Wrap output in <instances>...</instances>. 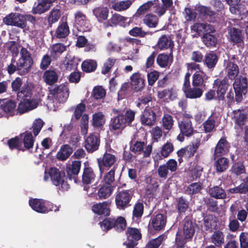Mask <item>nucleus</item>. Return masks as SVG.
<instances>
[{
	"instance_id": "22",
	"label": "nucleus",
	"mask_w": 248,
	"mask_h": 248,
	"mask_svg": "<svg viewBox=\"0 0 248 248\" xmlns=\"http://www.w3.org/2000/svg\"><path fill=\"white\" fill-rule=\"evenodd\" d=\"M6 70L10 75L14 74L16 72H17V74L21 76H25L28 73L27 70L20 65V64L17 61L16 62L14 58L11 59V63L7 64Z\"/></svg>"
},
{
	"instance_id": "46",
	"label": "nucleus",
	"mask_w": 248,
	"mask_h": 248,
	"mask_svg": "<svg viewBox=\"0 0 248 248\" xmlns=\"http://www.w3.org/2000/svg\"><path fill=\"white\" fill-rule=\"evenodd\" d=\"M66 46L62 43H56L51 47L50 54L53 60H57L66 50Z\"/></svg>"
},
{
	"instance_id": "45",
	"label": "nucleus",
	"mask_w": 248,
	"mask_h": 248,
	"mask_svg": "<svg viewBox=\"0 0 248 248\" xmlns=\"http://www.w3.org/2000/svg\"><path fill=\"white\" fill-rule=\"evenodd\" d=\"M226 72L230 79L235 80L239 73L238 66L233 62H228L226 67Z\"/></svg>"
},
{
	"instance_id": "24",
	"label": "nucleus",
	"mask_w": 248,
	"mask_h": 248,
	"mask_svg": "<svg viewBox=\"0 0 248 248\" xmlns=\"http://www.w3.org/2000/svg\"><path fill=\"white\" fill-rule=\"evenodd\" d=\"M57 0H41V1L36 5L34 6L32 9V13L33 14L41 15L48 11L53 3Z\"/></svg>"
},
{
	"instance_id": "33",
	"label": "nucleus",
	"mask_w": 248,
	"mask_h": 248,
	"mask_svg": "<svg viewBox=\"0 0 248 248\" xmlns=\"http://www.w3.org/2000/svg\"><path fill=\"white\" fill-rule=\"evenodd\" d=\"M81 166V162L79 160H75L72 162L71 166L67 167V174L70 179H74L75 182L77 183V177L79 173Z\"/></svg>"
},
{
	"instance_id": "53",
	"label": "nucleus",
	"mask_w": 248,
	"mask_h": 248,
	"mask_svg": "<svg viewBox=\"0 0 248 248\" xmlns=\"http://www.w3.org/2000/svg\"><path fill=\"white\" fill-rule=\"evenodd\" d=\"M97 63L95 60L87 59L84 60L81 64V68L83 72L91 73L94 72L97 68Z\"/></svg>"
},
{
	"instance_id": "18",
	"label": "nucleus",
	"mask_w": 248,
	"mask_h": 248,
	"mask_svg": "<svg viewBox=\"0 0 248 248\" xmlns=\"http://www.w3.org/2000/svg\"><path fill=\"white\" fill-rule=\"evenodd\" d=\"M232 119L234 122L235 130H242L247 119V114L242 110L238 109L232 111Z\"/></svg>"
},
{
	"instance_id": "51",
	"label": "nucleus",
	"mask_w": 248,
	"mask_h": 248,
	"mask_svg": "<svg viewBox=\"0 0 248 248\" xmlns=\"http://www.w3.org/2000/svg\"><path fill=\"white\" fill-rule=\"evenodd\" d=\"M126 18L118 14H113L111 18L104 24L106 28L109 27H114L121 24L124 23Z\"/></svg>"
},
{
	"instance_id": "30",
	"label": "nucleus",
	"mask_w": 248,
	"mask_h": 248,
	"mask_svg": "<svg viewBox=\"0 0 248 248\" xmlns=\"http://www.w3.org/2000/svg\"><path fill=\"white\" fill-rule=\"evenodd\" d=\"M21 137V144L24 145V149H20L21 150H30L33 148L35 139L31 132L26 131L20 135Z\"/></svg>"
},
{
	"instance_id": "3",
	"label": "nucleus",
	"mask_w": 248,
	"mask_h": 248,
	"mask_svg": "<svg viewBox=\"0 0 248 248\" xmlns=\"http://www.w3.org/2000/svg\"><path fill=\"white\" fill-rule=\"evenodd\" d=\"M29 203L32 210L39 213L46 214L50 211L57 212L59 210V206L41 199H31Z\"/></svg>"
},
{
	"instance_id": "60",
	"label": "nucleus",
	"mask_w": 248,
	"mask_h": 248,
	"mask_svg": "<svg viewBox=\"0 0 248 248\" xmlns=\"http://www.w3.org/2000/svg\"><path fill=\"white\" fill-rule=\"evenodd\" d=\"M131 4L132 2L129 0L117 1L112 5V8L115 11H121L127 9Z\"/></svg>"
},
{
	"instance_id": "59",
	"label": "nucleus",
	"mask_w": 248,
	"mask_h": 248,
	"mask_svg": "<svg viewBox=\"0 0 248 248\" xmlns=\"http://www.w3.org/2000/svg\"><path fill=\"white\" fill-rule=\"evenodd\" d=\"M162 121L163 126L165 129L170 130L172 128L174 124V121L172 117L170 114H164Z\"/></svg>"
},
{
	"instance_id": "29",
	"label": "nucleus",
	"mask_w": 248,
	"mask_h": 248,
	"mask_svg": "<svg viewBox=\"0 0 248 248\" xmlns=\"http://www.w3.org/2000/svg\"><path fill=\"white\" fill-rule=\"evenodd\" d=\"M208 76L203 71L195 72L192 76V86L195 87H205Z\"/></svg>"
},
{
	"instance_id": "16",
	"label": "nucleus",
	"mask_w": 248,
	"mask_h": 248,
	"mask_svg": "<svg viewBox=\"0 0 248 248\" xmlns=\"http://www.w3.org/2000/svg\"><path fill=\"white\" fill-rule=\"evenodd\" d=\"M127 126L124 121V115L118 114L110 120L109 124V129L111 131H122Z\"/></svg>"
},
{
	"instance_id": "47",
	"label": "nucleus",
	"mask_w": 248,
	"mask_h": 248,
	"mask_svg": "<svg viewBox=\"0 0 248 248\" xmlns=\"http://www.w3.org/2000/svg\"><path fill=\"white\" fill-rule=\"evenodd\" d=\"M43 78L46 84L52 86L58 81V75L54 70H47L44 72Z\"/></svg>"
},
{
	"instance_id": "28",
	"label": "nucleus",
	"mask_w": 248,
	"mask_h": 248,
	"mask_svg": "<svg viewBox=\"0 0 248 248\" xmlns=\"http://www.w3.org/2000/svg\"><path fill=\"white\" fill-rule=\"evenodd\" d=\"M100 144V139L94 134H91L85 140V147L87 151L93 153L98 150Z\"/></svg>"
},
{
	"instance_id": "27",
	"label": "nucleus",
	"mask_w": 248,
	"mask_h": 248,
	"mask_svg": "<svg viewBox=\"0 0 248 248\" xmlns=\"http://www.w3.org/2000/svg\"><path fill=\"white\" fill-rule=\"evenodd\" d=\"M96 178V174L93 169L85 165L82 174L81 182L84 185H88L93 182Z\"/></svg>"
},
{
	"instance_id": "41",
	"label": "nucleus",
	"mask_w": 248,
	"mask_h": 248,
	"mask_svg": "<svg viewBox=\"0 0 248 248\" xmlns=\"http://www.w3.org/2000/svg\"><path fill=\"white\" fill-rule=\"evenodd\" d=\"M208 193L210 197L216 199H225L227 198L226 192L220 186H215L210 187Z\"/></svg>"
},
{
	"instance_id": "56",
	"label": "nucleus",
	"mask_w": 248,
	"mask_h": 248,
	"mask_svg": "<svg viewBox=\"0 0 248 248\" xmlns=\"http://www.w3.org/2000/svg\"><path fill=\"white\" fill-rule=\"evenodd\" d=\"M230 171L232 174L238 176L245 173L246 170L243 162L238 161L232 164Z\"/></svg>"
},
{
	"instance_id": "21",
	"label": "nucleus",
	"mask_w": 248,
	"mask_h": 248,
	"mask_svg": "<svg viewBox=\"0 0 248 248\" xmlns=\"http://www.w3.org/2000/svg\"><path fill=\"white\" fill-rule=\"evenodd\" d=\"M27 21L34 25L36 20L35 17L31 15L21 14L18 13L15 27L24 29L27 26Z\"/></svg>"
},
{
	"instance_id": "25",
	"label": "nucleus",
	"mask_w": 248,
	"mask_h": 248,
	"mask_svg": "<svg viewBox=\"0 0 248 248\" xmlns=\"http://www.w3.org/2000/svg\"><path fill=\"white\" fill-rule=\"evenodd\" d=\"M227 39L233 45L241 43L243 42L241 30L234 27L230 28L228 30Z\"/></svg>"
},
{
	"instance_id": "34",
	"label": "nucleus",
	"mask_w": 248,
	"mask_h": 248,
	"mask_svg": "<svg viewBox=\"0 0 248 248\" xmlns=\"http://www.w3.org/2000/svg\"><path fill=\"white\" fill-rule=\"evenodd\" d=\"M173 42L166 35H162L158 39L156 44V47L160 50H164L170 48V55H172V49L173 48Z\"/></svg>"
},
{
	"instance_id": "15",
	"label": "nucleus",
	"mask_w": 248,
	"mask_h": 248,
	"mask_svg": "<svg viewBox=\"0 0 248 248\" xmlns=\"http://www.w3.org/2000/svg\"><path fill=\"white\" fill-rule=\"evenodd\" d=\"M20 57L17 62L22 65L25 69L29 73L31 69L33 63L31 53L27 48L22 47L20 49Z\"/></svg>"
},
{
	"instance_id": "64",
	"label": "nucleus",
	"mask_w": 248,
	"mask_h": 248,
	"mask_svg": "<svg viewBox=\"0 0 248 248\" xmlns=\"http://www.w3.org/2000/svg\"><path fill=\"white\" fill-rule=\"evenodd\" d=\"M203 127L205 133H209L213 131L215 127L216 121L210 116L203 124Z\"/></svg>"
},
{
	"instance_id": "55",
	"label": "nucleus",
	"mask_w": 248,
	"mask_h": 248,
	"mask_svg": "<svg viewBox=\"0 0 248 248\" xmlns=\"http://www.w3.org/2000/svg\"><path fill=\"white\" fill-rule=\"evenodd\" d=\"M200 145L201 140L196 139L195 141L191 142L189 145L186 146V157L189 158L194 156Z\"/></svg>"
},
{
	"instance_id": "19",
	"label": "nucleus",
	"mask_w": 248,
	"mask_h": 248,
	"mask_svg": "<svg viewBox=\"0 0 248 248\" xmlns=\"http://www.w3.org/2000/svg\"><path fill=\"white\" fill-rule=\"evenodd\" d=\"M131 89L136 92L141 91L145 86V79L139 73H135L130 77Z\"/></svg>"
},
{
	"instance_id": "48",
	"label": "nucleus",
	"mask_w": 248,
	"mask_h": 248,
	"mask_svg": "<svg viewBox=\"0 0 248 248\" xmlns=\"http://www.w3.org/2000/svg\"><path fill=\"white\" fill-rule=\"evenodd\" d=\"M203 188V185L202 182L192 183L187 186L186 192L191 197H192L196 194H201Z\"/></svg>"
},
{
	"instance_id": "61",
	"label": "nucleus",
	"mask_w": 248,
	"mask_h": 248,
	"mask_svg": "<svg viewBox=\"0 0 248 248\" xmlns=\"http://www.w3.org/2000/svg\"><path fill=\"white\" fill-rule=\"evenodd\" d=\"M166 237L164 234L160 235L157 238L151 240L146 245V247L147 248H158Z\"/></svg>"
},
{
	"instance_id": "10",
	"label": "nucleus",
	"mask_w": 248,
	"mask_h": 248,
	"mask_svg": "<svg viewBox=\"0 0 248 248\" xmlns=\"http://www.w3.org/2000/svg\"><path fill=\"white\" fill-rule=\"evenodd\" d=\"M157 115L154 107L147 106L140 116L141 123L143 125L152 127L156 123Z\"/></svg>"
},
{
	"instance_id": "8",
	"label": "nucleus",
	"mask_w": 248,
	"mask_h": 248,
	"mask_svg": "<svg viewBox=\"0 0 248 248\" xmlns=\"http://www.w3.org/2000/svg\"><path fill=\"white\" fill-rule=\"evenodd\" d=\"M230 84L227 78H217L214 80L213 88L216 91L217 98L219 101H224L225 94L228 91Z\"/></svg>"
},
{
	"instance_id": "37",
	"label": "nucleus",
	"mask_w": 248,
	"mask_h": 248,
	"mask_svg": "<svg viewBox=\"0 0 248 248\" xmlns=\"http://www.w3.org/2000/svg\"><path fill=\"white\" fill-rule=\"evenodd\" d=\"M73 152V148L69 144L61 146L60 150L56 154V158L59 161H65Z\"/></svg>"
},
{
	"instance_id": "12",
	"label": "nucleus",
	"mask_w": 248,
	"mask_h": 248,
	"mask_svg": "<svg viewBox=\"0 0 248 248\" xmlns=\"http://www.w3.org/2000/svg\"><path fill=\"white\" fill-rule=\"evenodd\" d=\"M132 195L130 190H124L117 192L115 196V204L118 209L124 210L130 205Z\"/></svg>"
},
{
	"instance_id": "6",
	"label": "nucleus",
	"mask_w": 248,
	"mask_h": 248,
	"mask_svg": "<svg viewBox=\"0 0 248 248\" xmlns=\"http://www.w3.org/2000/svg\"><path fill=\"white\" fill-rule=\"evenodd\" d=\"M49 94L60 103L65 102L69 97V90L67 85H54L48 88Z\"/></svg>"
},
{
	"instance_id": "54",
	"label": "nucleus",
	"mask_w": 248,
	"mask_h": 248,
	"mask_svg": "<svg viewBox=\"0 0 248 248\" xmlns=\"http://www.w3.org/2000/svg\"><path fill=\"white\" fill-rule=\"evenodd\" d=\"M144 212V205L140 200H138L135 204L132 212V218H136L137 220H140L143 216Z\"/></svg>"
},
{
	"instance_id": "57",
	"label": "nucleus",
	"mask_w": 248,
	"mask_h": 248,
	"mask_svg": "<svg viewBox=\"0 0 248 248\" xmlns=\"http://www.w3.org/2000/svg\"><path fill=\"white\" fill-rule=\"evenodd\" d=\"M117 168L116 166H114L109 171L105 174L103 177L104 183L112 185L115 180V173Z\"/></svg>"
},
{
	"instance_id": "40",
	"label": "nucleus",
	"mask_w": 248,
	"mask_h": 248,
	"mask_svg": "<svg viewBox=\"0 0 248 248\" xmlns=\"http://www.w3.org/2000/svg\"><path fill=\"white\" fill-rule=\"evenodd\" d=\"M175 208L179 215H183L188 210L189 202L183 196L175 199Z\"/></svg>"
},
{
	"instance_id": "36",
	"label": "nucleus",
	"mask_w": 248,
	"mask_h": 248,
	"mask_svg": "<svg viewBox=\"0 0 248 248\" xmlns=\"http://www.w3.org/2000/svg\"><path fill=\"white\" fill-rule=\"evenodd\" d=\"M109 9L105 6H98L94 8L93 14L99 23H103L108 16Z\"/></svg>"
},
{
	"instance_id": "43",
	"label": "nucleus",
	"mask_w": 248,
	"mask_h": 248,
	"mask_svg": "<svg viewBox=\"0 0 248 248\" xmlns=\"http://www.w3.org/2000/svg\"><path fill=\"white\" fill-rule=\"evenodd\" d=\"M97 192L99 199L100 200L108 198L112 194L113 191V186L112 185L103 183L100 185Z\"/></svg>"
},
{
	"instance_id": "35",
	"label": "nucleus",
	"mask_w": 248,
	"mask_h": 248,
	"mask_svg": "<svg viewBox=\"0 0 248 248\" xmlns=\"http://www.w3.org/2000/svg\"><path fill=\"white\" fill-rule=\"evenodd\" d=\"M34 86L31 83L26 82L22 86L20 91L17 93V97L22 99H34L32 98Z\"/></svg>"
},
{
	"instance_id": "13",
	"label": "nucleus",
	"mask_w": 248,
	"mask_h": 248,
	"mask_svg": "<svg viewBox=\"0 0 248 248\" xmlns=\"http://www.w3.org/2000/svg\"><path fill=\"white\" fill-rule=\"evenodd\" d=\"M127 242L124 243L127 248H133L136 246L138 241L141 238L142 234L140 229L136 228L128 227L126 232Z\"/></svg>"
},
{
	"instance_id": "49",
	"label": "nucleus",
	"mask_w": 248,
	"mask_h": 248,
	"mask_svg": "<svg viewBox=\"0 0 248 248\" xmlns=\"http://www.w3.org/2000/svg\"><path fill=\"white\" fill-rule=\"evenodd\" d=\"M70 33V30L66 22H62L57 27L55 36L57 38L62 39L66 38Z\"/></svg>"
},
{
	"instance_id": "7",
	"label": "nucleus",
	"mask_w": 248,
	"mask_h": 248,
	"mask_svg": "<svg viewBox=\"0 0 248 248\" xmlns=\"http://www.w3.org/2000/svg\"><path fill=\"white\" fill-rule=\"evenodd\" d=\"M146 142L132 139L129 143L130 150L137 155L143 154L144 157L150 156L152 151V146L149 144L145 147Z\"/></svg>"
},
{
	"instance_id": "39",
	"label": "nucleus",
	"mask_w": 248,
	"mask_h": 248,
	"mask_svg": "<svg viewBox=\"0 0 248 248\" xmlns=\"http://www.w3.org/2000/svg\"><path fill=\"white\" fill-rule=\"evenodd\" d=\"M218 61L217 54L213 51L206 53L203 60V63L208 68H214L217 65Z\"/></svg>"
},
{
	"instance_id": "62",
	"label": "nucleus",
	"mask_w": 248,
	"mask_h": 248,
	"mask_svg": "<svg viewBox=\"0 0 248 248\" xmlns=\"http://www.w3.org/2000/svg\"><path fill=\"white\" fill-rule=\"evenodd\" d=\"M18 13H11L3 18V23L11 26H16Z\"/></svg>"
},
{
	"instance_id": "32",
	"label": "nucleus",
	"mask_w": 248,
	"mask_h": 248,
	"mask_svg": "<svg viewBox=\"0 0 248 248\" xmlns=\"http://www.w3.org/2000/svg\"><path fill=\"white\" fill-rule=\"evenodd\" d=\"M215 31L204 32L202 37V40L204 45L209 48L215 47L217 44V39L214 33Z\"/></svg>"
},
{
	"instance_id": "38",
	"label": "nucleus",
	"mask_w": 248,
	"mask_h": 248,
	"mask_svg": "<svg viewBox=\"0 0 248 248\" xmlns=\"http://www.w3.org/2000/svg\"><path fill=\"white\" fill-rule=\"evenodd\" d=\"M191 30L197 32L199 36L207 31H215L214 27L209 24L203 23H196L191 26Z\"/></svg>"
},
{
	"instance_id": "11",
	"label": "nucleus",
	"mask_w": 248,
	"mask_h": 248,
	"mask_svg": "<svg viewBox=\"0 0 248 248\" xmlns=\"http://www.w3.org/2000/svg\"><path fill=\"white\" fill-rule=\"evenodd\" d=\"M178 126L180 130V134L177 136V140L180 142L184 141L185 136L191 137L195 131L191 121H179Z\"/></svg>"
},
{
	"instance_id": "31",
	"label": "nucleus",
	"mask_w": 248,
	"mask_h": 248,
	"mask_svg": "<svg viewBox=\"0 0 248 248\" xmlns=\"http://www.w3.org/2000/svg\"><path fill=\"white\" fill-rule=\"evenodd\" d=\"M214 167L217 173L225 172L229 168V160L224 156L217 157L215 160Z\"/></svg>"
},
{
	"instance_id": "14",
	"label": "nucleus",
	"mask_w": 248,
	"mask_h": 248,
	"mask_svg": "<svg viewBox=\"0 0 248 248\" xmlns=\"http://www.w3.org/2000/svg\"><path fill=\"white\" fill-rule=\"evenodd\" d=\"M166 223V216L161 213H158L152 217L149 221L148 228H153L156 231H160L164 229Z\"/></svg>"
},
{
	"instance_id": "17",
	"label": "nucleus",
	"mask_w": 248,
	"mask_h": 248,
	"mask_svg": "<svg viewBox=\"0 0 248 248\" xmlns=\"http://www.w3.org/2000/svg\"><path fill=\"white\" fill-rule=\"evenodd\" d=\"M111 202L109 200L93 204L92 206V211L96 214L103 217L110 215V205Z\"/></svg>"
},
{
	"instance_id": "1",
	"label": "nucleus",
	"mask_w": 248,
	"mask_h": 248,
	"mask_svg": "<svg viewBox=\"0 0 248 248\" xmlns=\"http://www.w3.org/2000/svg\"><path fill=\"white\" fill-rule=\"evenodd\" d=\"M99 224L103 231H108L113 228L118 232H122L126 228V221L125 218L122 216L117 218L110 217L100 221Z\"/></svg>"
},
{
	"instance_id": "9",
	"label": "nucleus",
	"mask_w": 248,
	"mask_h": 248,
	"mask_svg": "<svg viewBox=\"0 0 248 248\" xmlns=\"http://www.w3.org/2000/svg\"><path fill=\"white\" fill-rule=\"evenodd\" d=\"M231 148V143L226 136L222 137L215 147L213 158L215 160L219 156H225L229 154Z\"/></svg>"
},
{
	"instance_id": "42",
	"label": "nucleus",
	"mask_w": 248,
	"mask_h": 248,
	"mask_svg": "<svg viewBox=\"0 0 248 248\" xmlns=\"http://www.w3.org/2000/svg\"><path fill=\"white\" fill-rule=\"evenodd\" d=\"M186 98L189 99H197L201 97L203 93L202 89L199 87H186L183 90Z\"/></svg>"
},
{
	"instance_id": "2",
	"label": "nucleus",
	"mask_w": 248,
	"mask_h": 248,
	"mask_svg": "<svg viewBox=\"0 0 248 248\" xmlns=\"http://www.w3.org/2000/svg\"><path fill=\"white\" fill-rule=\"evenodd\" d=\"M48 174L52 183L55 186H60L62 191H67L70 188L64 171L55 167H51L48 170Z\"/></svg>"
},
{
	"instance_id": "5",
	"label": "nucleus",
	"mask_w": 248,
	"mask_h": 248,
	"mask_svg": "<svg viewBox=\"0 0 248 248\" xmlns=\"http://www.w3.org/2000/svg\"><path fill=\"white\" fill-rule=\"evenodd\" d=\"M117 161V158L114 155H113L106 151L104 154L97 158V163L99 168L100 173L102 175L104 172L111 169Z\"/></svg>"
},
{
	"instance_id": "20",
	"label": "nucleus",
	"mask_w": 248,
	"mask_h": 248,
	"mask_svg": "<svg viewBox=\"0 0 248 248\" xmlns=\"http://www.w3.org/2000/svg\"><path fill=\"white\" fill-rule=\"evenodd\" d=\"M183 232L182 235L186 239H191L195 233V224L189 217H186L183 221Z\"/></svg>"
},
{
	"instance_id": "50",
	"label": "nucleus",
	"mask_w": 248,
	"mask_h": 248,
	"mask_svg": "<svg viewBox=\"0 0 248 248\" xmlns=\"http://www.w3.org/2000/svg\"><path fill=\"white\" fill-rule=\"evenodd\" d=\"M224 234L220 230H216L214 232L210 237V241L215 245V247H221L224 243Z\"/></svg>"
},
{
	"instance_id": "58",
	"label": "nucleus",
	"mask_w": 248,
	"mask_h": 248,
	"mask_svg": "<svg viewBox=\"0 0 248 248\" xmlns=\"http://www.w3.org/2000/svg\"><path fill=\"white\" fill-rule=\"evenodd\" d=\"M104 115L102 112L95 113L93 116L92 124L94 127H100L105 124Z\"/></svg>"
},
{
	"instance_id": "63",
	"label": "nucleus",
	"mask_w": 248,
	"mask_h": 248,
	"mask_svg": "<svg viewBox=\"0 0 248 248\" xmlns=\"http://www.w3.org/2000/svg\"><path fill=\"white\" fill-rule=\"evenodd\" d=\"M203 202L208 210L213 212H215L217 211V202L211 197L204 198Z\"/></svg>"
},
{
	"instance_id": "26",
	"label": "nucleus",
	"mask_w": 248,
	"mask_h": 248,
	"mask_svg": "<svg viewBox=\"0 0 248 248\" xmlns=\"http://www.w3.org/2000/svg\"><path fill=\"white\" fill-rule=\"evenodd\" d=\"M38 103L35 99H23L19 103L16 110L20 114H23L36 108Z\"/></svg>"
},
{
	"instance_id": "44",
	"label": "nucleus",
	"mask_w": 248,
	"mask_h": 248,
	"mask_svg": "<svg viewBox=\"0 0 248 248\" xmlns=\"http://www.w3.org/2000/svg\"><path fill=\"white\" fill-rule=\"evenodd\" d=\"M62 11L60 6L54 7L47 16V21L49 26L57 22L61 17Z\"/></svg>"
},
{
	"instance_id": "52",
	"label": "nucleus",
	"mask_w": 248,
	"mask_h": 248,
	"mask_svg": "<svg viewBox=\"0 0 248 248\" xmlns=\"http://www.w3.org/2000/svg\"><path fill=\"white\" fill-rule=\"evenodd\" d=\"M142 20L143 23L150 28H156L159 22L158 18L153 14H146Z\"/></svg>"
},
{
	"instance_id": "23",
	"label": "nucleus",
	"mask_w": 248,
	"mask_h": 248,
	"mask_svg": "<svg viewBox=\"0 0 248 248\" xmlns=\"http://www.w3.org/2000/svg\"><path fill=\"white\" fill-rule=\"evenodd\" d=\"M16 102L12 99H5V101L0 106L1 110L6 116H13L16 110Z\"/></svg>"
},
{
	"instance_id": "4",
	"label": "nucleus",
	"mask_w": 248,
	"mask_h": 248,
	"mask_svg": "<svg viewBox=\"0 0 248 248\" xmlns=\"http://www.w3.org/2000/svg\"><path fill=\"white\" fill-rule=\"evenodd\" d=\"M232 87L235 93V101L241 103L248 91V81L246 77L240 76L236 78L232 84Z\"/></svg>"
}]
</instances>
